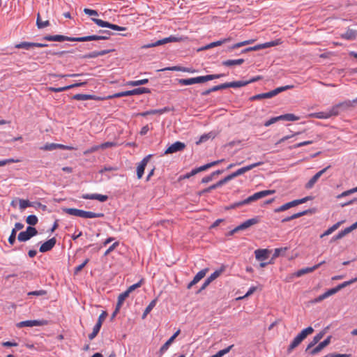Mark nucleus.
<instances>
[{
    "label": "nucleus",
    "mask_w": 357,
    "mask_h": 357,
    "mask_svg": "<svg viewBox=\"0 0 357 357\" xmlns=\"http://www.w3.org/2000/svg\"><path fill=\"white\" fill-rule=\"evenodd\" d=\"M309 213H311V211L310 210H305V211H301V212H299V213H294V214H293L291 216V219L294 220V219L298 218H300L301 216L307 215Z\"/></svg>",
    "instance_id": "nucleus-57"
},
{
    "label": "nucleus",
    "mask_w": 357,
    "mask_h": 357,
    "mask_svg": "<svg viewBox=\"0 0 357 357\" xmlns=\"http://www.w3.org/2000/svg\"><path fill=\"white\" fill-rule=\"evenodd\" d=\"M335 294V291L334 290H332V289L328 290L327 291H326L325 293H324L323 294L319 296L318 297H317L316 298H314V300L313 301V303H319L321 301H322L323 300L327 298L328 297L333 295Z\"/></svg>",
    "instance_id": "nucleus-32"
},
{
    "label": "nucleus",
    "mask_w": 357,
    "mask_h": 357,
    "mask_svg": "<svg viewBox=\"0 0 357 357\" xmlns=\"http://www.w3.org/2000/svg\"><path fill=\"white\" fill-rule=\"evenodd\" d=\"M357 36V31L353 29H348L345 33L341 35L342 38L347 40H354Z\"/></svg>",
    "instance_id": "nucleus-35"
},
{
    "label": "nucleus",
    "mask_w": 357,
    "mask_h": 357,
    "mask_svg": "<svg viewBox=\"0 0 357 357\" xmlns=\"http://www.w3.org/2000/svg\"><path fill=\"white\" fill-rule=\"evenodd\" d=\"M15 47L17 48V49H25V50H28L32 47H35V45H34V43L22 42L18 44H16Z\"/></svg>",
    "instance_id": "nucleus-38"
},
{
    "label": "nucleus",
    "mask_w": 357,
    "mask_h": 357,
    "mask_svg": "<svg viewBox=\"0 0 357 357\" xmlns=\"http://www.w3.org/2000/svg\"><path fill=\"white\" fill-rule=\"evenodd\" d=\"M89 261V259H86L82 264L75 267L74 273L77 274L79 271H81L82 268L88 264Z\"/></svg>",
    "instance_id": "nucleus-61"
},
{
    "label": "nucleus",
    "mask_w": 357,
    "mask_h": 357,
    "mask_svg": "<svg viewBox=\"0 0 357 357\" xmlns=\"http://www.w3.org/2000/svg\"><path fill=\"white\" fill-rule=\"evenodd\" d=\"M208 270L209 269L208 268H206L199 271L194 277L193 280L188 284L187 288L190 289L193 285L198 283L202 278L205 277Z\"/></svg>",
    "instance_id": "nucleus-16"
},
{
    "label": "nucleus",
    "mask_w": 357,
    "mask_h": 357,
    "mask_svg": "<svg viewBox=\"0 0 357 357\" xmlns=\"http://www.w3.org/2000/svg\"><path fill=\"white\" fill-rule=\"evenodd\" d=\"M38 231L36 228L33 227H28L24 231H21L17 236L19 241L24 242L29 240L31 237L36 236Z\"/></svg>",
    "instance_id": "nucleus-8"
},
{
    "label": "nucleus",
    "mask_w": 357,
    "mask_h": 357,
    "mask_svg": "<svg viewBox=\"0 0 357 357\" xmlns=\"http://www.w3.org/2000/svg\"><path fill=\"white\" fill-rule=\"evenodd\" d=\"M340 224H341V222H338L336 224L333 225L332 227H331L326 231H325L324 233L322 234L320 237L323 238L325 236L330 235L331 234H332L333 231H335L336 229H338V227H340Z\"/></svg>",
    "instance_id": "nucleus-46"
},
{
    "label": "nucleus",
    "mask_w": 357,
    "mask_h": 357,
    "mask_svg": "<svg viewBox=\"0 0 357 357\" xmlns=\"http://www.w3.org/2000/svg\"><path fill=\"white\" fill-rule=\"evenodd\" d=\"M332 337L329 335L326 340L323 342H320L317 347L310 351V354L311 355H315L321 351L324 348L327 347L331 343V340Z\"/></svg>",
    "instance_id": "nucleus-17"
},
{
    "label": "nucleus",
    "mask_w": 357,
    "mask_h": 357,
    "mask_svg": "<svg viewBox=\"0 0 357 357\" xmlns=\"http://www.w3.org/2000/svg\"><path fill=\"white\" fill-rule=\"evenodd\" d=\"M133 96L135 95H140L143 93H151V90L148 88L142 87V88H137L132 89Z\"/></svg>",
    "instance_id": "nucleus-49"
},
{
    "label": "nucleus",
    "mask_w": 357,
    "mask_h": 357,
    "mask_svg": "<svg viewBox=\"0 0 357 357\" xmlns=\"http://www.w3.org/2000/svg\"><path fill=\"white\" fill-rule=\"evenodd\" d=\"M112 50H102V51H94V52H90L88 54L84 55V58H85V59L96 58L98 56L107 54L109 53Z\"/></svg>",
    "instance_id": "nucleus-30"
},
{
    "label": "nucleus",
    "mask_w": 357,
    "mask_h": 357,
    "mask_svg": "<svg viewBox=\"0 0 357 357\" xmlns=\"http://www.w3.org/2000/svg\"><path fill=\"white\" fill-rule=\"evenodd\" d=\"M292 87H293V86H289V85L278 87V88H276L275 89L269 92L259 93V94L253 96L250 98V100H261V99H264V98H271L278 95L279 93L282 92L287 89H291Z\"/></svg>",
    "instance_id": "nucleus-4"
},
{
    "label": "nucleus",
    "mask_w": 357,
    "mask_h": 357,
    "mask_svg": "<svg viewBox=\"0 0 357 357\" xmlns=\"http://www.w3.org/2000/svg\"><path fill=\"white\" fill-rule=\"evenodd\" d=\"M73 98L76 100H105V97H100L95 95L91 94H82L77 93L73 96Z\"/></svg>",
    "instance_id": "nucleus-14"
},
{
    "label": "nucleus",
    "mask_w": 357,
    "mask_h": 357,
    "mask_svg": "<svg viewBox=\"0 0 357 357\" xmlns=\"http://www.w3.org/2000/svg\"><path fill=\"white\" fill-rule=\"evenodd\" d=\"M223 160H216V161H213L212 162H210V163H208V164H206L204 165H202L198 168H197L198 172H203V171H205L206 169H208V168L211 167H213L216 165H218L219 163H220L221 162H222Z\"/></svg>",
    "instance_id": "nucleus-39"
},
{
    "label": "nucleus",
    "mask_w": 357,
    "mask_h": 357,
    "mask_svg": "<svg viewBox=\"0 0 357 357\" xmlns=\"http://www.w3.org/2000/svg\"><path fill=\"white\" fill-rule=\"evenodd\" d=\"M178 83L181 85H191L194 84L193 77L188 79H178Z\"/></svg>",
    "instance_id": "nucleus-56"
},
{
    "label": "nucleus",
    "mask_w": 357,
    "mask_h": 357,
    "mask_svg": "<svg viewBox=\"0 0 357 357\" xmlns=\"http://www.w3.org/2000/svg\"><path fill=\"white\" fill-rule=\"evenodd\" d=\"M101 326L99 324H96L93 328L91 333L89 335V338L91 340L96 337L100 330Z\"/></svg>",
    "instance_id": "nucleus-53"
},
{
    "label": "nucleus",
    "mask_w": 357,
    "mask_h": 357,
    "mask_svg": "<svg viewBox=\"0 0 357 357\" xmlns=\"http://www.w3.org/2000/svg\"><path fill=\"white\" fill-rule=\"evenodd\" d=\"M148 82H149V79L146 78V79H139V80H136V81H129L126 84V85L130 86H139V85L146 84Z\"/></svg>",
    "instance_id": "nucleus-43"
},
{
    "label": "nucleus",
    "mask_w": 357,
    "mask_h": 357,
    "mask_svg": "<svg viewBox=\"0 0 357 357\" xmlns=\"http://www.w3.org/2000/svg\"><path fill=\"white\" fill-rule=\"evenodd\" d=\"M262 164H263V162H255V163L237 169L236 172H234V173L236 174V176L237 177V176L242 175L244 173L252 169L255 167L261 165Z\"/></svg>",
    "instance_id": "nucleus-18"
},
{
    "label": "nucleus",
    "mask_w": 357,
    "mask_h": 357,
    "mask_svg": "<svg viewBox=\"0 0 357 357\" xmlns=\"http://www.w3.org/2000/svg\"><path fill=\"white\" fill-rule=\"evenodd\" d=\"M223 76H224L223 74H215V75H207L205 76H199V77H193V82H194V84L204 83L207 81L220 78Z\"/></svg>",
    "instance_id": "nucleus-12"
},
{
    "label": "nucleus",
    "mask_w": 357,
    "mask_h": 357,
    "mask_svg": "<svg viewBox=\"0 0 357 357\" xmlns=\"http://www.w3.org/2000/svg\"><path fill=\"white\" fill-rule=\"evenodd\" d=\"M19 204H20V208L21 210H24L26 208L30 207V206L36 207V206H35L34 202H30L29 200L22 199H19Z\"/></svg>",
    "instance_id": "nucleus-40"
},
{
    "label": "nucleus",
    "mask_w": 357,
    "mask_h": 357,
    "mask_svg": "<svg viewBox=\"0 0 357 357\" xmlns=\"http://www.w3.org/2000/svg\"><path fill=\"white\" fill-rule=\"evenodd\" d=\"M117 144L113 142H107L98 145V147L101 149H106L108 148L116 146Z\"/></svg>",
    "instance_id": "nucleus-55"
},
{
    "label": "nucleus",
    "mask_w": 357,
    "mask_h": 357,
    "mask_svg": "<svg viewBox=\"0 0 357 357\" xmlns=\"http://www.w3.org/2000/svg\"><path fill=\"white\" fill-rule=\"evenodd\" d=\"M102 32L104 33L102 36L91 35V36H95V37H97L98 38L91 39L90 41H91V40H107V39H108L109 38V36L111 34L109 31H102Z\"/></svg>",
    "instance_id": "nucleus-52"
},
{
    "label": "nucleus",
    "mask_w": 357,
    "mask_h": 357,
    "mask_svg": "<svg viewBox=\"0 0 357 357\" xmlns=\"http://www.w3.org/2000/svg\"><path fill=\"white\" fill-rule=\"evenodd\" d=\"M280 121V116H275V117H273L271 118V119H269L268 121H266L265 123H264V126L266 127H268L275 123H276L277 121Z\"/></svg>",
    "instance_id": "nucleus-62"
},
{
    "label": "nucleus",
    "mask_w": 357,
    "mask_h": 357,
    "mask_svg": "<svg viewBox=\"0 0 357 357\" xmlns=\"http://www.w3.org/2000/svg\"><path fill=\"white\" fill-rule=\"evenodd\" d=\"M81 197L84 199H96L101 202H104L108 199L107 195L100 194H83Z\"/></svg>",
    "instance_id": "nucleus-20"
},
{
    "label": "nucleus",
    "mask_w": 357,
    "mask_h": 357,
    "mask_svg": "<svg viewBox=\"0 0 357 357\" xmlns=\"http://www.w3.org/2000/svg\"><path fill=\"white\" fill-rule=\"evenodd\" d=\"M181 40H182L181 38H178V37H175V36H171L169 37L165 38L163 39L157 40L156 41V45H158V46H159V45H162L166 44L167 43L178 42V41H181Z\"/></svg>",
    "instance_id": "nucleus-29"
},
{
    "label": "nucleus",
    "mask_w": 357,
    "mask_h": 357,
    "mask_svg": "<svg viewBox=\"0 0 357 357\" xmlns=\"http://www.w3.org/2000/svg\"><path fill=\"white\" fill-rule=\"evenodd\" d=\"M95 36H84V37H68L63 35H54V36H45L43 37V40L47 41H70V42H86L89 41L91 39H96Z\"/></svg>",
    "instance_id": "nucleus-1"
},
{
    "label": "nucleus",
    "mask_w": 357,
    "mask_h": 357,
    "mask_svg": "<svg viewBox=\"0 0 357 357\" xmlns=\"http://www.w3.org/2000/svg\"><path fill=\"white\" fill-rule=\"evenodd\" d=\"M340 106H338V104L335 106L333 107L329 111L327 112L328 114H330V117L333 116H337L339 114V109Z\"/></svg>",
    "instance_id": "nucleus-59"
},
{
    "label": "nucleus",
    "mask_w": 357,
    "mask_h": 357,
    "mask_svg": "<svg viewBox=\"0 0 357 357\" xmlns=\"http://www.w3.org/2000/svg\"><path fill=\"white\" fill-rule=\"evenodd\" d=\"M169 109L168 107H164L160 109H151L140 114L142 116H146L147 115H153V114H162L165 112H169Z\"/></svg>",
    "instance_id": "nucleus-28"
},
{
    "label": "nucleus",
    "mask_w": 357,
    "mask_h": 357,
    "mask_svg": "<svg viewBox=\"0 0 357 357\" xmlns=\"http://www.w3.org/2000/svg\"><path fill=\"white\" fill-rule=\"evenodd\" d=\"M325 331H321L319 333H317L312 339V340L308 344L305 351H308L312 347H313L315 344H317L324 336Z\"/></svg>",
    "instance_id": "nucleus-23"
},
{
    "label": "nucleus",
    "mask_w": 357,
    "mask_h": 357,
    "mask_svg": "<svg viewBox=\"0 0 357 357\" xmlns=\"http://www.w3.org/2000/svg\"><path fill=\"white\" fill-rule=\"evenodd\" d=\"M234 345H230L226 349L220 350L218 352H217L215 354L210 356V357H222L224 355L227 354L229 352L231 349L233 347Z\"/></svg>",
    "instance_id": "nucleus-50"
},
{
    "label": "nucleus",
    "mask_w": 357,
    "mask_h": 357,
    "mask_svg": "<svg viewBox=\"0 0 357 357\" xmlns=\"http://www.w3.org/2000/svg\"><path fill=\"white\" fill-rule=\"evenodd\" d=\"M218 187L216 186V185L215 183L213 185H210L208 188H206L202 190L198 194H199V195H204L206 193L210 192L211 190H215Z\"/></svg>",
    "instance_id": "nucleus-60"
},
{
    "label": "nucleus",
    "mask_w": 357,
    "mask_h": 357,
    "mask_svg": "<svg viewBox=\"0 0 357 357\" xmlns=\"http://www.w3.org/2000/svg\"><path fill=\"white\" fill-rule=\"evenodd\" d=\"M157 303V298L153 299L146 307L144 314H143V318H144L151 310L155 306Z\"/></svg>",
    "instance_id": "nucleus-48"
},
{
    "label": "nucleus",
    "mask_w": 357,
    "mask_h": 357,
    "mask_svg": "<svg viewBox=\"0 0 357 357\" xmlns=\"http://www.w3.org/2000/svg\"><path fill=\"white\" fill-rule=\"evenodd\" d=\"M151 157V155H148L145 158L142 159V160L139 163V165L137 167V178L140 179L142 178L145 167L149 161L150 158Z\"/></svg>",
    "instance_id": "nucleus-13"
},
{
    "label": "nucleus",
    "mask_w": 357,
    "mask_h": 357,
    "mask_svg": "<svg viewBox=\"0 0 357 357\" xmlns=\"http://www.w3.org/2000/svg\"><path fill=\"white\" fill-rule=\"evenodd\" d=\"M185 148V144L181 142H176L171 144L165 151V154H172L183 151Z\"/></svg>",
    "instance_id": "nucleus-11"
},
{
    "label": "nucleus",
    "mask_w": 357,
    "mask_h": 357,
    "mask_svg": "<svg viewBox=\"0 0 357 357\" xmlns=\"http://www.w3.org/2000/svg\"><path fill=\"white\" fill-rule=\"evenodd\" d=\"M261 79V77L260 76H257V77H255L248 81H236V83L238 84V86H237V88L243 87V86H245L250 83L257 82Z\"/></svg>",
    "instance_id": "nucleus-36"
},
{
    "label": "nucleus",
    "mask_w": 357,
    "mask_h": 357,
    "mask_svg": "<svg viewBox=\"0 0 357 357\" xmlns=\"http://www.w3.org/2000/svg\"><path fill=\"white\" fill-rule=\"evenodd\" d=\"M335 294V291L334 290H332V289L328 290L327 291H326L325 293H324L323 294L319 296L318 297H317L316 298H314V300L313 301V303H319L321 301H322L323 300L327 298L328 297L333 295Z\"/></svg>",
    "instance_id": "nucleus-33"
},
{
    "label": "nucleus",
    "mask_w": 357,
    "mask_h": 357,
    "mask_svg": "<svg viewBox=\"0 0 357 357\" xmlns=\"http://www.w3.org/2000/svg\"><path fill=\"white\" fill-rule=\"evenodd\" d=\"M229 40H230V38H225V39L218 40L215 42H213V43H211L202 47V48H200V50H208V49H211V48H213V47H215L217 46H220Z\"/></svg>",
    "instance_id": "nucleus-26"
},
{
    "label": "nucleus",
    "mask_w": 357,
    "mask_h": 357,
    "mask_svg": "<svg viewBox=\"0 0 357 357\" xmlns=\"http://www.w3.org/2000/svg\"><path fill=\"white\" fill-rule=\"evenodd\" d=\"M38 218L35 215H30L26 217V222L28 225L34 226L38 223Z\"/></svg>",
    "instance_id": "nucleus-51"
},
{
    "label": "nucleus",
    "mask_w": 357,
    "mask_h": 357,
    "mask_svg": "<svg viewBox=\"0 0 357 357\" xmlns=\"http://www.w3.org/2000/svg\"><path fill=\"white\" fill-rule=\"evenodd\" d=\"M36 25L38 29H43L50 25V22L48 20L42 21L40 17V15L38 14L37 20H36Z\"/></svg>",
    "instance_id": "nucleus-47"
},
{
    "label": "nucleus",
    "mask_w": 357,
    "mask_h": 357,
    "mask_svg": "<svg viewBox=\"0 0 357 357\" xmlns=\"http://www.w3.org/2000/svg\"><path fill=\"white\" fill-rule=\"evenodd\" d=\"M275 192V190H262L260 192H257L254 195L248 197L247 199L243 200V203H245V204H248L252 202L257 201L259 199L264 198L268 195H272Z\"/></svg>",
    "instance_id": "nucleus-7"
},
{
    "label": "nucleus",
    "mask_w": 357,
    "mask_h": 357,
    "mask_svg": "<svg viewBox=\"0 0 357 357\" xmlns=\"http://www.w3.org/2000/svg\"><path fill=\"white\" fill-rule=\"evenodd\" d=\"M269 251L267 249H258L255 251V257L257 260H266L268 257Z\"/></svg>",
    "instance_id": "nucleus-25"
},
{
    "label": "nucleus",
    "mask_w": 357,
    "mask_h": 357,
    "mask_svg": "<svg viewBox=\"0 0 357 357\" xmlns=\"http://www.w3.org/2000/svg\"><path fill=\"white\" fill-rule=\"evenodd\" d=\"M119 245V243L118 241L114 243L112 245H110L108 249L105 251L104 255L105 256H107L108 255L110 252H112L113 250H114L116 249V248H117Z\"/></svg>",
    "instance_id": "nucleus-64"
},
{
    "label": "nucleus",
    "mask_w": 357,
    "mask_h": 357,
    "mask_svg": "<svg viewBox=\"0 0 357 357\" xmlns=\"http://www.w3.org/2000/svg\"><path fill=\"white\" fill-rule=\"evenodd\" d=\"M259 222V218H254L251 219H248L246 221L241 223L240 225L235 227L234 229L231 230L229 232V236L234 235L236 232L240 231V230H244L248 229V227L257 224Z\"/></svg>",
    "instance_id": "nucleus-6"
},
{
    "label": "nucleus",
    "mask_w": 357,
    "mask_h": 357,
    "mask_svg": "<svg viewBox=\"0 0 357 357\" xmlns=\"http://www.w3.org/2000/svg\"><path fill=\"white\" fill-rule=\"evenodd\" d=\"M133 96L132 90L122 91V92L114 93L113 95H109V96H105V100H109V99H112V98H121V97H125V96Z\"/></svg>",
    "instance_id": "nucleus-27"
},
{
    "label": "nucleus",
    "mask_w": 357,
    "mask_h": 357,
    "mask_svg": "<svg viewBox=\"0 0 357 357\" xmlns=\"http://www.w3.org/2000/svg\"><path fill=\"white\" fill-rule=\"evenodd\" d=\"M356 281H357V278H354V279H352L351 280L344 282L343 283L340 284L339 285H337L336 287L332 288V290L335 291V294H336L341 289L344 288V287H346L347 286H348L349 284H351L352 283L355 282Z\"/></svg>",
    "instance_id": "nucleus-44"
},
{
    "label": "nucleus",
    "mask_w": 357,
    "mask_h": 357,
    "mask_svg": "<svg viewBox=\"0 0 357 357\" xmlns=\"http://www.w3.org/2000/svg\"><path fill=\"white\" fill-rule=\"evenodd\" d=\"M244 63L243 59H229L222 61V64L225 66L230 67L232 66H239Z\"/></svg>",
    "instance_id": "nucleus-31"
},
{
    "label": "nucleus",
    "mask_w": 357,
    "mask_h": 357,
    "mask_svg": "<svg viewBox=\"0 0 357 357\" xmlns=\"http://www.w3.org/2000/svg\"><path fill=\"white\" fill-rule=\"evenodd\" d=\"M280 121L284 120V121H298L300 119L299 116H297L294 115V114H286L280 115Z\"/></svg>",
    "instance_id": "nucleus-42"
},
{
    "label": "nucleus",
    "mask_w": 357,
    "mask_h": 357,
    "mask_svg": "<svg viewBox=\"0 0 357 357\" xmlns=\"http://www.w3.org/2000/svg\"><path fill=\"white\" fill-rule=\"evenodd\" d=\"M236 86H238V84L236 83V82H227L213 86L212 88H211V91H212V92H214L219 90L225 89L229 87L237 88Z\"/></svg>",
    "instance_id": "nucleus-22"
},
{
    "label": "nucleus",
    "mask_w": 357,
    "mask_h": 357,
    "mask_svg": "<svg viewBox=\"0 0 357 357\" xmlns=\"http://www.w3.org/2000/svg\"><path fill=\"white\" fill-rule=\"evenodd\" d=\"M349 232L348 228H345L344 230L340 231L336 236L333 237V241H336L343 238L345 235L348 234Z\"/></svg>",
    "instance_id": "nucleus-54"
},
{
    "label": "nucleus",
    "mask_w": 357,
    "mask_h": 357,
    "mask_svg": "<svg viewBox=\"0 0 357 357\" xmlns=\"http://www.w3.org/2000/svg\"><path fill=\"white\" fill-rule=\"evenodd\" d=\"M330 167H326V168L320 170L316 174H314L310 181L305 184V187L306 189H311L314 185L317 183L318 179L326 172V171Z\"/></svg>",
    "instance_id": "nucleus-15"
},
{
    "label": "nucleus",
    "mask_w": 357,
    "mask_h": 357,
    "mask_svg": "<svg viewBox=\"0 0 357 357\" xmlns=\"http://www.w3.org/2000/svg\"><path fill=\"white\" fill-rule=\"evenodd\" d=\"M225 268L224 266H222L220 268L216 270L212 274H211V275L208 278V279L209 280V281H211L212 282L213 280H215L219 276H220L221 274L225 271Z\"/></svg>",
    "instance_id": "nucleus-41"
},
{
    "label": "nucleus",
    "mask_w": 357,
    "mask_h": 357,
    "mask_svg": "<svg viewBox=\"0 0 357 357\" xmlns=\"http://www.w3.org/2000/svg\"><path fill=\"white\" fill-rule=\"evenodd\" d=\"M63 211L68 215L83 218H102L104 216L102 213H93L73 208H64Z\"/></svg>",
    "instance_id": "nucleus-2"
},
{
    "label": "nucleus",
    "mask_w": 357,
    "mask_h": 357,
    "mask_svg": "<svg viewBox=\"0 0 357 357\" xmlns=\"http://www.w3.org/2000/svg\"><path fill=\"white\" fill-rule=\"evenodd\" d=\"M314 332V329L312 327L309 326L301 331L292 340L291 344H289L287 351L288 353H291L295 348H296L303 340H304L307 335L312 334Z\"/></svg>",
    "instance_id": "nucleus-3"
},
{
    "label": "nucleus",
    "mask_w": 357,
    "mask_h": 357,
    "mask_svg": "<svg viewBox=\"0 0 357 357\" xmlns=\"http://www.w3.org/2000/svg\"><path fill=\"white\" fill-rule=\"evenodd\" d=\"M309 116L310 117H312V118H317V119H328L330 118V114H328L326 112H317V113H312V114H309Z\"/></svg>",
    "instance_id": "nucleus-45"
},
{
    "label": "nucleus",
    "mask_w": 357,
    "mask_h": 357,
    "mask_svg": "<svg viewBox=\"0 0 357 357\" xmlns=\"http://www.w3.org/2000/svg\"><path fill=\"white\" fill-rule=\"evenodd\" d=\"M20 161V160L18 159H13V158L0 160V167H3V166H4L7 164H10V163L19 162Z\"/></svg>",
    "instance_id": "nucleus-58"
},
{
    "label": "nucleus",
    "mask_w": 357,
    "mask_h": 357,
    "mask_svg": "<svg viewBox=\"0 0 357 357\" xmlns=\"http://www.w3.org/2000/svg\"><path fill=\"white\" fill-rule=\"evenodd\" d=\"M48 324V321L45 319L41 320H27L23 321L17 324L18 328L22 327H33V326H46Z\"/></svg>",
    "instance_id": "nucleus-9"
},
{
    "label": "nucleus",
    "mask_w": 357,
    "mask_h": 357,
    "mask_svg": "<svg viewBox=\"0 0 357 357\" xmlns=\"http://www.w3.org/2000/svg\"><path fill=\"white\" fill-rule=\"evenodd\" d=\"M318 268V266H313L312 267L304 268L295 272L292 277L299 278L305 274L310 273Z\"/></svg>",
    "instance_id": "nucleus-24"
},
{
    "label": "nucleus",
    "mask_w": 357,
    "mask_h": 357,
    "mask_svg": "<svg viewBox=\"0 0 357 357\" xmlns=\"http://www.w3.org/2000/svg\"><path fill=\"white\" fill-rule=\"evenodd\" d=\"M129 296V294L126 291L121 293L118 297V301L116 303L117 310H120L124 301Z\"/></svg>",
    "instance_id": "nucleus-37"
},
{
    "label": "nucleus",
    "mask_w": 357,
    "mask_h": 357,
    "mask_svg": "<svg viewBox=\"0 0 357 357\" xmlns=\"http://www.w3.org/2000/svg\"><path fill=\"white\" fill-rule=\"evenodd\" d=\"M92 20L99 26L100 27H108L114 31H125L126 28L123 26H118L116 24H111L108 22L103 21L100 19L92 18Z\"/></svg>",
    "instance_id": "nucleus-10"
},
{
    "label": "nucleus",
    "mask_w": 357,
    "mask_h": 357,
    "mask_svg": "<svg viewBox=\"0 0 357 357\" xmlns=\"http://www.w3.org/2000/svg\"><path fill=\"white\" fill-rule=\"evenodd\" d=\"M56 244V239L55 238H52L50 239H49L48 241H47L46 242L43 243L40 248H39V251L40 252H47V251H50V250H52L53 248V247Z\"/></svg>",
    "instance_id": "nucleus-19"
},
{
    "label": "nucleus",
    "mask_w": 357,
    "mask_h": 357,
    "mask_svg": "<svg viewBox=\"0 0 357 357\" xmlns=\"http://www.w3.org/2000/svg\"><path fill=\"white\" fill-rule=\"evenodd\" d=\"M142 284V280H141L139 282L130 286L128 288V289L126 290V291L130 294L132 291H134L137 288L141 287Z\"/></svg>",
    "instance_id": "nucleus-63"
},
{
    "label": "nucleus",
    "mask_w": 357,
    "mask_h": 357,
    "mask_svg": "<svg viewBox=\"0 0 357 357\" xmlns=\"http://www.w3.org/2000/svg\"><path fill=\"white\" fill-rule=\"evenodd\" d=\"M311 199V197H305L304 198H302V199H295V200H293L290 202H288V203H286L282 206H280V207L275 208L274 210V211L275 213H279V212H282V211H284L291 207H294V206H296L298 204H303L305 202H306L307 200H310Z\"/></svg>",
    "instance_id": "nucleus-5"
},
{
    "label": "nucleus",
    "mask_w": 357,
    "mask_h": 357,
    "mask_svg": "<svg viewBox=\"0 0 357 357\" xmlns=\"http://www.w3.org/2000/svg\"><path fill=\"white\" fill-rule=\"evenodd\" d=\"M181 330H177L174 335L160 347V354L165 353L169 347V346L172 344L176 337L180 334Z\"/></svg>",
    "instance_id": "nucleus-21"
},
{
    "label": "nucleus",
    "mask_w": 357,
    "mask_h": 357,
    "mask_svg": "<svg viewBox=\"0 0 357 357\" xmlns=\"http://www.w3.org/2000/svg\"><path fill=\"white\" fill-rule=\"evenodd\" d=\"M335 294V291L334 290H332V289L328 290L327 291H326L325 293H324L323 294L319 296L318 297H317L316 298H314V300L313 301V303H319L321 301H322L323 300L327 298L328 297L333 295Z\"/></svg>",
    "instance_id": "nucleus-34"
}]
</instances>
